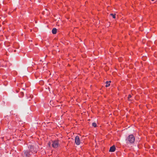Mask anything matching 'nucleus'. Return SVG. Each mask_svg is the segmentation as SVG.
Segmentation results:
<instances>
[{
	"label": "nucleus",
	"mask_w": 157,
	"mask_h": 157,
	"mask_svg": "<svg viewBox=\"0 0 157 157\" xmlns=\"http://www.w3.org/2000/svg\"><path fill=\"white\" fill-rule=\"evenodd\" d=\"M29 151H24L22 154V155L23 157H29L31 155L33 152H35L36 151L34 150L33 147L32 146H29Z\"/></svg>",
	"instance_id": "obj_1"
},
{
	"label": "nucleus",
	"mask_w": 157,
	"mask_h": 157,
	"mask_svg": "<svg viewBox=\"0 0 157 157\" xmlns=\"http://www.w3.org/2000/svg\"><path fill=\"white\" fill-rule=\"evenodd\" d=\"M127 140L130 143H132L135 141V137L133 135L131 134L128 136Z\"/></svg>",
	"instance_id": "obj_2"
},
{
	"label": "nucleus",
	"mask_w": 157,
	"mask_h": 157,
	"mask_svg": "<svg viewBox=\"0 0 157 157\" xmlns=\"http://www.w3.org/2000/svg\"><path fill=\"white\" fill-rule=\"evenodd\" d=\"M52 147L54 148H56L58 147L59 144L58 140H56L52 141Z\"/></svg>",
	"instance_id": "obj_3"
},
{
	"label": "nucleus",
	"mask_w": 157,
	"mask_h": 157,
	"mask_svg": "<svg viewBox=\"0 0 157 157\" xmlns=\"http://www.w3.org/2000/svg\"><path fill=\"white\" fill-rule=\"evenodd\" d=\"M75 144L77 145H79L80 144V140L78 136H76L75 139Z\"/></svg>",
	"instance_id": "obj_4"
},
{
	"label": "nucleus",
	"mask_w": 157,
	"mask_h": 157,
	"mask_svg": "<svg viewBox=\"0 0 157 157\" xmlns=\"http://www.w3.org/2000/svg\"><path fill=\"white\" fill-rule=\"evenodd\" d=\"M115 150V147L114 146H113L110 147L109 151L110 152H114Z\"/></svg>",
	"instance_id": "obj_5"
},
{
	"label": "nucleus",
	"mask_w": 157,
	"mask_h": 157,
	"mask_svg": "<svg viewBox=\"0 0 157 157\" xmlns=\"http://www.w3.org/2000/svg\"><path fill=\"white\" fill-rule=\"evenodd\" d=\"M27 96V98L29 100V101H30L31 99H32L33 96L31 94H28Z\"/></svg>",
	"instance_id": "obj_6"
},
{
	"label": "nucleus",
	"mask_w": 157,
	"mask_h": 157,
	"mask_svg": "<svg viewBox=\"0 0 157 157\" xmlns=\"http://www.w3.org/2000/svg\"><path fill=\"white\" fill-rule=\"evenodd\" d=\"M11 126L12 127H15V125H16V122L14 121H12L10 123Z\"/></svg>",
	"instance_id": "obj_7"
},
{
	"label": "nucleus",
	"mask_w": 157,
	"mask_h": 157,
	"mask_svg": "<svg viewBox=\"0 0 157 157\" xmlns=\"http://www.w3.org/2000/svg\"><path fill=\"white\" fill-rule=\"evenodd\" d=\"M52 33L53 34H56L57 33V29L56 28H53L52 30Z\"/></svg>",
	"instance_id": "obj_8"
},
{
	"label": "nucleus",
	"mask_w": 157,
	"mask_h": 157,
	"mask_svg": "<svg viewBox=\"0 0 157 157\" xmlns=\"http://www.w3.org/2000/svg\"><path fill=\"white\" fill-rule=\"evenodd\" d=\"M92 126L94 127H97V124H96L95 123H92Z\"/></svg>",
	"instance_id": "obj_9"
},
{
	"label": "nucleus",
	"mask_w": 157,
	"mask_h": 157,
	"mask_svg": "<svg viewBox=\"0 0 157 157\" xmlns=\"http://www.w3.org/2000/svg\"><path fill=\"white\" fill-rule=\"evenodd\" d=\"M108 83H109V82H108V81H107V82H106V84H107L105 85V86H106V87H108L109 86H110V83H109V84H108Z\"/></svg>",
	"instance_id": "obj_10"
},
{
	"label": "nucleus",
	"mask_w": 157,
	"mask_h": 157,
	"mask_svg": "<svg viewBox=\"0 0 157 157\" xmlns=\"http://www.w3.org/2000/svg\"><path fill=\"white\" fill-rule=\"evenodd\" d=\"M110 15L112 16V17L113 18H116V16L115 14H113V13H111Z\"/></svg>",
	"instance_id": "obj_11"
},
{
	"label": "nucleus",
	"mask_w": 157,
	"mask_h": 157,
	"mask_svg": "<svg viewBox=\"0 0 157 157\" xmlns=\"http://www.w3.org/2000/svg\"><path fill=\"white\" fill-rule=\"evenodd\" d=\"M131 97V95L130 94L128 95V100H129V99Z\"/></svg>",
	"instance_id": "obj_12"
},
{
	"label": "nucleus",
	"mask_w": 157,
	"mask_h": 157,
	"mask_svg": "<svg viewBox=\"0 0 157 157\" xmlns=\"http://www.w3.org/2000/svg\"><path fill=\"white\" fill-rule=\"evenodd\" d=\"M40 83H41V84H43L44 83V82L43 81H41L40 82Z\"/></svg>",
	"instance_id": "obj_13"
},
{
	"label": "nucleus",
	"mask_w": 157,
	"mask_h": 157,
	"mask_svg": "<svg viewBox=\"0 0 157 157\" xmlns=\"http://www.w3.org/2000/svg\"><path fill=\"white\" fill-rule=\"evenodd\" d=\"M50 145H51V143L50 142H49L48 143V145L49 146H50Z\"/></svg>",
	"instance_id": "obj_14"
},
{
	"label": "nucleus",
	"mask_w": 157,
	"mask_h": 157,
	"mask_svg": "<svg viewBox=\"0 0 157 157\" xmlns=\"http://www.w3.org/2000/svg\"><path fill=\"white\" fill-rule=\"evenodd\" d=\"M21 94L22 95V96L23 95V92H21Z\"/></svg>",
	"instance_id": "obj_15"
},
{
	"label": "nucleus",
	"mask_w": 157,
	"mask_h": 157,
	"mask_svg": "<svg viewBox=\"0 0 157 157\" xmlns=\"http://www.w3.org/2000/svg\"><path fill=\"white\" fill-rule=\"evenodd\" d=\"M152 1H154V0H151Z\"/></svg>",
	"instance_id": "obj_16"
},
{
	"label": "nucleus",
	"mask_w": 157,
	"mask_h": 157,
	"mask_svg": "<svg viewBox=\"0 0 157 157\" xmlns=\"http://www.w3.org/2000/svg\"><path fill=\"white\" fill-rule=\"evenodd\" d=\"M111 82V81H110L109 82Z\"/></svg>",
	"instance_id": "obj_17"
}]
</instances>
